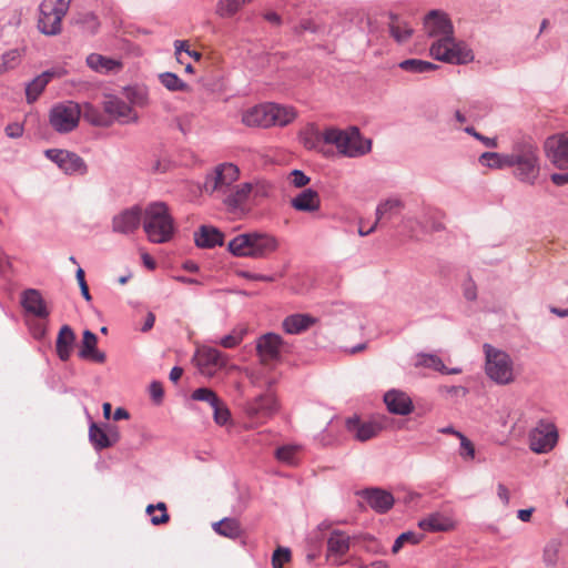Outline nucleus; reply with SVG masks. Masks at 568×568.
<instances>
[{
  "label": "nucleus",
  "mask_w": 568,
  "mask_h": 568,
  "mask_svg": "<svg viewBox=\"0 0 568 568\" xmlns=\"http://www.w3.org/2000/svg\"><path fill=\"white\" fill-rule=\"evenodd\" d=\"M195 362L201 374L212 377L216 371L227 364V356L216 348L203 346L195 354Z\"/></svg>",
  "instance_id": "nucleus-14"
},
{
  "label": "nucleus",
  "mask_w": 568,
  "mask_h": 568,
  "mask_svg": "<svg viewBox=\"0 0 568 568\" xmlns=\"http://www.w3.org/2000/svg\"><path fill=\"white\" fill-rule=\"evenodd\" d=\"M87 64L100 73H109L121 69V62L98 53H91L87 58Z\"/></svg>",
  "instance_id": "nucleus-32"
},
{
  "label": "nucleus",
  "mask_w": 568,
  "mask_h": 568,
  "mask_svg": "<svg viewBox=\"0 0 568 568\" xmlns=\"http://www.w3.org/2000/svg\"><path fill=\"white\" fill-rule=\"evenodd\" d=\"M364 497L367 501V504L377 513H386L394 505V497L390 493L378 489V488H372L366 489L364 491Z\"/></svg>",
  "instance_id": "nucleus-26"
},
{
  "label": "nucleus",
  "mask_w": 568,
  "mask_h": 568,
  "mask_svg": "<svg viewBox=\"0 0 568 568\" xmlns=\"http://www.w3.org/2000/svg\"><path fill=\"white\" fill-rule=\"evenodd\" d=\"M160 82L170 91H186L187 84L183 82L175 73L165 72L160 74Z\"/></svg>",
  "instance_id": "nucleus-46"
},
{
  "label": "nucleus",
  "mask_w": 568,
  "mask_h": 568,
  "mask_svg": "<svg viewBox=\"0 0 568 568\" xmlns=\"http://www.w3.org/2000/svg\"><path fill=\"white\" fill-rule=\"evenodd\" d=\"M89 439L97 450H102L114 445V439H109V434L105 429L92 423L89 428Z\"/></svg>",
  "instance_id": "nucleus-33"
},
{
  "label": "nucleus",
  "mask_w": 568,
  "mask_h": 568,
  "mask_svg": "<svg viewBox=\"0 0 568 568\" xmlns=\"http://www.w3.org/2000/svg\"><path fill=\"white\" fill-rule=\"evenodd\" d=\"M174 49H175L176 59L181 63L183 62L181 59L182 52H185L191 58H193L195 61H200L202 58L201 52L190 49L189 42L186 40H175Z\"/></svg>",
  "instance_id": "nucleus-49"
},
{
  "label": "nucleus",
  "mask_w": 568,
  "mask_h": 568,
  "mask_svg": "<svg viewBox=\"0 0 568 568\" xmlns=\"http://www.w3.org/2000/svg\"><path fill=\"white\" fill-rule=\"evenodd\" d=\"M251 191L248 182L235 184L219 201L229 213L243 216L248 214L253 207L250 196Z\"/></svg>",
  "instance_id": "nucleus-11"
},
{
  "label": "nucleus",
  "mask_w": 568,
  "mask_h": 568,
  "mask_svg": "<svg viewBox=\"0 0 568 568\" xmlns=\"http://www.w3.org/2000/svg\"><path fill=\"white\" fill-rule=\"evenodd\" d=\"M77 336L74 331L69 325H63L57 336L55 352L60 361L67 362L70 359Z\"/></svg>",
  "instance_id": "nucleus-24"
},
{
  "label": "nucleus",
  "mask_w": 568,
  "mask_h": 568,
  "mask_svg": "<svg viewBox=\"0 0 568 568\" xmlns=\"http://www.w3.org/2000/svg\"><path fill=\"white\" fill-rule=\"evenodd\" d=\"M45 156L57 163V165L65 174H84L87 173V164L78 154L59 149H49L45 151Z\"/></svg>",
  "instance_id": "nucleus-15"
},
{
  "label": "nucleus",
  "mask_w": 568,
  "mask_h": 568,
  "mask_svg": "<svg viewBox=\"0 0 568 568\" xmlns=\"http://www.w3.org/2000/svg\"><path fill=\"white\" fill-rule=\"evenodd\" d=\"M98 337L89 329L83 332L82 343L79 351V356L83 359H89L94 363L103 364L106 356L103 352L97 348Z\"/></svg>",
  "instance_id": "nucleus-25"
},
{
  "label": "nucleus",
  "mask_w": 568,
  "mask_h": 568,
  "mask_svg": "<svg viewBox=\"0 0 568 568\" xmlns=\"http://www.w3.org/2000/svg\"><path fill=\"white\" fill-rule=\"evenodd\" d=\"M295 118L296 111L293 106L263 103L246 110L242 115V122L247 126H285Z\"/></svg>",
  "instance_id": "nucleus-4"
},
{
  "label": "nucleus",
  "mask_w": 568,
  "mask_h": 568,
  "mask_svg": "<svg viewBox=\"0 0 568 568\" xmlns=\"http://www.w3.org/2000/svg\"><path fill=\"white\" fill-rule=\"evenodd\" d=\"M291 205L300 212H315L321 207L320 194L313 189H305L291 200Z\"/></svg>",
  "instance_id": "nucleus-28"
},
{
  "label": "nucleus",
  "mask_w": 568,
  "mask_h": 568,
  "mask_svg": "<svg viewBox=\"0 0 568 568\" xmlns=\"http://www.w3.org/2000/svg\"><path fill=\"white\" fill-rule=\"evenodd\" d=\"M103 110L111 122L116 120L121 123H130L138 120V114L132 106L116 97H108L103 101Z\"/></svg>",
  "instance_id": "nucleus-16"
},
{
  "label": "nucleus",
  "mask_w": 568,
  "mask_h": 568,
  "mask_svg": "<svg viewBox=\"0 0 568 568\" xmlns=\"http://www.w3.org/2000/svg\"><path fill=\"white\" fill-rule=\"evenodd\" d=\"M282 344L283 339L277 334L267 333L261 336L256 343V351L262 363L266 364L277 359L281 354Z\"/></svg>",
  "instance_id": "nucleus-19"
},
{
  "label": "nucleus",
  "mask_w": 568,
  "mask_h": 568,
  "mask_svg": "<svg viewBox=\"0 0 568 568\" xmlns=\"http://www.w3.org/2000/svg\"><path fill=\"white\" fill-rule=\"evenodd\" d=\"M212 408L214 422L220 426L225 425L231 417V413L225 403L222 399H219V404L213 405Z\"/></svg>",
  "instance_id": "nucleus-50"
},
{
  "label": "nucleus",
  "mask_w": 568,
  "mask_h": 568,
  "mask_svg": "<svg viewBox=\"0 0 568 568\" xmlns=\"http://www.w3.org/2000/svg\"><path fill=\"white\" fill-rule=\"evenodd\" d=\"M251 186V201L253 206L257 205L262 200L267 199L272 195L273 185L267 181H255L248 182Z\"/></svg>",
  "instance_id": "nucleus-40"
},
{
  "label": "nucleus",
  "mask_w": 568,
  "mask_h": 568,
  "mask_svg": "<svg viewBox=\"0 0 568 568\" xmlns=\"http://www.w3.org/2000/svg\"><path fill=\"white\" fill-rule=\"evenodd\" d=\"M69 7L70 0H43L39 7V31L45 36L59 34Z\"/></svg>",
  "instance_id": "nucleus-9"
},
{
  "label": "nucleus",
  "mask_w": 568,
  "mask_h": 568,
  "mask_svg": "<svg viewBox=\"0 0 568 568\" xmlns=\"http://www.w3.org/2000/svg\"><path fill=\"white\" fill-rule=\"evenodd\" d=\"M465 132L473 135L478 141L483 142L487 148H497V140L495 138L484 136L478 133L473 126L465 128Z\"/></svg>",
  "instance_id": "nucleus-56"
},
{
  "label": "nucleus",
  "mask_w": 568,
  "mask_h": 568,
  "mask_svg": "<svg viewBox=\"0 0 568 568\" xmlns=\"http://www.w3.org/2000/svg\"><path fill=\"white\" fill-rule=\"evenodd\" d=\"M551 182L557 186H562L568 184V172L566 173H552L550 175Z\"/></svg>",
  "instance_id": "nucleus-62"
},
{
  "label": "nucleus",
  "mask_w": 568,
  "mask_h": 568,
  "mask_svg": "<svg viewBox=\"0 0 568 568\" xmlns=\"http://www.w3.org/2000/svg\"><path fill=\"white\" fill-rule=\"evenodd\" d=\"M292 558L291 550L285 547H278L272 555L273 568H283L284 564L288 562Z\"/></svg>",
  "instance_id": "nucleus-51"
},
{
  "label": "nucleus",
  "mask_w": 568,
  "mask_h": 568,
  "mask_svg": "<svg viewBox=\"0 0 568 568\" xmlns=\"http://www.w3.org/2000/svg\"><path fill=\"white\" fill-rule=\"evenodd\" d=\"M21 305L27 313L38 318H47L50 315L47 303L38 290L28 288L23 291L21 294Z\"/></svg>",
  "instance_id": "nucleus-21"
},
{
  "label": "nucleus",
  "mask_w": 568,
  "mask_h": 568,
  "mask_svg": "<svg viewBox=\"0 0 568 568\" xmlns=\"http://www.w3.org/2000/svg\"><path fill=\"white\" fill-rule=\"evenodd\" d=\"M277 400L272 394H265L248 402L245 412L248 417L263 420L271 417L277 410Z\"/></svg>",
  "instance_id": "nucleus-17"
},
{
  "label": "nucleus",
  "mask_w": 568,
  "mask_h": 568,
  "mask_svg": "<svg viewBox=\"0 0 568 568\" xmlns=\"http://www.w3.org/2000/svg\"><path fill=\"white\" fill-rule=\"evenodd\" d=\"M75 276H77V280H78V283H79L82 296L87 301H91V295H90V292H89V286H88L87 282H85V278H84V271L81 267L78 268Z\"/></svg>",
  "instance_id": "nucleus-58"
},
{
  "label": "nucleus",
  "mask_w": 568,
  "mask_h": 568,
  "mask_svg": "<svg viewBox=\"0 0 568 568\" xmlns=\"http://www.w3.org/2000/svg\"><path fill=\"white\" fill-rule=\"evenodd\" d=\"M143 230L155 244L168 243L175 233L174 219L164 202H152L143 211Z\"/></svg>",
  "instance_id": "nucleus-2"
},
{
  "label": "nucleus",
  "mask_w": 568,
  "mask_h": 568,
  "mask_svg": "<svg viewBox=\"0 0 568 568\" xmlns=\"http://www.w3.org/2000/svg\"><path fill=\"white\" fill-rule=\"evenodd\" d=\"M81 116V109L72 101L61 102L52 106L49 113L50 125L59 133L73 131Z\"/></svg>",
  "instance_id": "nucleus-10"
},
{
  "label": "nucleus",
  "mask_w": 568,
  "mask_h": 568,
  "mask_svg": "<svg viewBox=\"0 0 568 568\" xmlns=\"http://www.w3.org/2000/svg\"><path fill=\"white\" fill-rule=\"evenodd\" d=\"M457 438L460 440V456L465 459H474V444L464 434H457Z\"/></svg>",
  "instance_id": "nucleus-53"
},
{
  "label": "nucleus",
  "mask_w": 568,
  "mask_h": 568,
  "mask_svg": "<svg viewBox=\"0 0 568 568\" xmlns=\"http://www.w3.org/2000/svg\"><path fill=\"white\" fill-rule=\"evenodd\" d=\"M142 220L143 215L141 209L133 206L113 217L112 229L116 233L129 234L140 226Z\"/></svg>",
  "instance_id": "nucleus-18"
},
{
  "label": "nucleus",
  "mask_w": 568,
  "mask_h": 568,
  "mask_svg": "<svg viewBox=\"0 0 568 568\" xmlns=\"http://www.w3.org/2000/svg\"><path fill=\"white\" fill-rule=\"evenodd\" d=\"M509 168L518 181L534 185L540 174V159L538 146L530 141H521L514 144L510 152Z\"/></svg>",
  "instance_id": "nucleus-3"
},
{
  "label": "nucleus",
  "mask_w": 568,
  "mask_h": 568,
  "mask_svg": "<svg viewBox=\"0 0 568 568\" xmlns=\"http://www.w3.org/2000/svg\"><path fill=\"white\" fill-rule=\"evenodd\" d=\"M324 143L335 145L341 154L348 158L362 156L372 149L371 140L363 139L355 126L348 130L326 128Z\"/></svg>",
  "instance_id": "nucleus-6"
},
{
  "label": "nucleus",
  "mask_w": 568,
  "mask_h": 568,
  "mask_svg": "<svg viewBox=\"0 0 568 568\" xmlns=\"http://www.w3.org/2000/svg\"><path fill=\"white\" fill-rule=\"evenodd\" d=\"M81 114L89 123L95 126H109L111 124L110 119L105 112H101L98 108L92 104H85Z\"/></svg>",
  "instance_id": "nucleus-39"
},
{
  "label": "nucleus",
  "mask_w": 568,
  "mask_h": 568,
  "mask_svg": "<svg viewBox=\"0 0 568 568\" xmlns=\"http://www.w3.org/2000/svg\"><path fill=\"white\" fill-rule=\"evenodd\" d=\"M240 178V170L233 163H221L206 174L203 191L215 200L231 190Z\"/></svg>",
  "instance_id": "nucleus-7"
},
{
  "label": "nucleus",
  "mask_w": 568,
  "mask_h": 568,
  "mask_svg": "<svg viewBox=\"0 0 568 568\" xmlns=\"http://www.w3.org/2000/svg\"><path fill=\"white\" fill-rule=\"evenodd\" d=\"M195 244L202 248H212L216 245H223V233L214 227L202 225L194 234Z\"/></svg>",
  "instance_id": "nucleus-29"
},
{
  "label": "nucleus",
  "mask_w": 568,
  "mask_h": 568,
  "mask_svg": "<svg viewBox=\"0 0 568 568\" xmlns=\"http://www.w3.org/2000/svg\"><path fill=\"white\" fill-rule=\"evenodd\" d=\"M561 546V540L558 538H552L545 545L542 550V561L546 566L555 567L557 565Z\"/></svg>",
  "instance_id": "nucleus-41"
},
{
  "label": "nucleus",
  "mask_w": 568,
  "mask_h": 568,
  "mask_svg": "<svg viewBox=\"0 0 568 568\" xmlns=\"http://www.w3.org/2000/svg\"><path fill=\"white\" fill-rule=\"evenodd\" d=\"M276 458L287 465L295 464L296 448L294 446H283L276 449Z\"/></svg>",
  "instance_id": "nucleus-52"
},
{
  "label": "nucleus",
  "mask_w": 568,
  "mask_h": 568,
  "mask_svg": "<svg viewBox=\"0 0 568 568\" xmlns=\"http://www.w3.org/2000/svg\"><path fill=\"white\" fill-rule=\"evenodd\" d=\"M418 525L423 530L427 531H448L454 528V521L438 513L422 519Z\"/></svg>",
  "instance_id": "nucleus-31"
},
{
  "label": "nucleus",
  "mask_w": 568,
  "mask_h": 568,
  "mask_svg": "<svg viewBox=\"0 0 568 568\" xmlns=\"http://www.w3.org/2000/svg\"><path fill=\"white\" fill-rule=\"evenodd\" d=\"M150 396L155 403H160L163 398L164 390L160 382H152L150 385Z\"/></svg>",
  "instance_id": "nucleus-59"
},
{
  "label": "nucleus",
  "mask_w": 568,
  "mask_h": 568,
  "mask_svg": "<svg viewBox=\"0 0 568 568\" xmlns=\"http://www.w3.org/2000/svg\"><path fill=\"white\" fill-rule=\"evenodd\" d=\"M399 68L412 73H426L436 70L438 67L428 61L407 59L399 63Z\"/></svg>",
  "instance_id": "nucleus-43"
},
{
  "label": "nucleus",
  "mask_w": 568,
  "mask_h": 568,
  "mask_svg": "<svg viewBox=\"0 0 568 568\" xmlns=\"http://www.w3.org/2000/svg\"><path fill=\"white\" fill-rule=\"evenodd\" d=\"M399 536H400L402 540L405 541V544H410V545H417L423 538L422 534H417L414 531H406V532L400 534Z\"/></svg>",
  "instance_id": "nucleus-60"
},
{
  "label": "nucleus",
  "mask_w": 568,
  "mask_h": 568,
  "mask_svg": "<svg viewBox=\"0 0 568 568\" xmlns=\"http://www.w3.org/2000/svg\"><path fill=\"white\" fill-rule=\"evenodd\" d=\"M242 276L244 278L251 280V281H263V282H273L274 276L272 275H264V274H257V273H251V272H243Z\"/></svg>",
  "instance_id": "nucleus-61"
},
{
  "label": "nucleus",
  "mask_w": 568,
  "mask_h": 568,
  "mask_svg": "<svg viewBox=\"0 0 568 568\" xmlns=\"http://www.w3.org/2000/svg\"><path fill=\"white\" fill-rule=\"evenodd\" d=\"M389 32L397 42H405L412 37L413 29L406 22L392 17Z\"/></svg>",
  "instance_id": "nucleus-42"
},
{
  "label": "nucleus",
  "mask_w": 568,
  "mask_h": 568,
  "mask_svg": "<svg viewBox=\"0 0 568 568\" xmlns=\"http://www.w3.org/2000/svg\"><path fill=\"white\" fill-rule=\"evenodd\" d=\"M403 203L398 199H388L378 204L376 209V221L379 223L383 219H392L400 213Z\"/></svg>",
  "instance_id": "nucleus-35"
},
{
  "label": "nucleus",
  "mask_w": 568,
  "mask_h": 568,
  "mask_svg": "<svg viewBox=\"0 0 568 568\" xmlns=\"http://www.w3.org/2000/svg\"><path fill=\"white\" fill-rule=\"evenodd\" d=\"M545 153L559 170H568V133L554 134L545 141Z\"/></svg>",
  "instance_id": "nucleus-12"
},
{
  "label": "nucleus",
  "mask_w": 568,
  "mask_h": 568,
  "mask_svg": "<svg viewBox=\"0 0 568 568\" xmlns=\"http://www.w3.org/2000/svg\"><path fill=\"white\" fill-rule=\"evenodd\" d=\"M558 439L556 426L540 422L529 434V445L535 453H547L554 448Z\"/></svg>",
  "instance_id": "nucleus-13"
},
{
  "label": "nucleus",
  "mask_w": 568,
  "mask_h": 568,
  "mask_svg": "<svg viewBox=\"0 0 568 568\" xmlns=\"http://www.w3.org/2000/svg\"><path fill=\"white\" fill-rule=\"evenodd\" d=\"M486 355L485 371L487 376L499 385H507L514 382V363L510 356L489 344L484 345Z\"/></svg>",
  "instance_id": "nucleus-8"
},
{
  "label": "nucleus",
  "mask_w": 568,
  "mask_h": 568,
  "mask_svg": "<svg viewBox=\"0 0 568 568\" xmlns=\"http://www.w3.org/2000/svg\"><path fill=\"white\" fill-rule=\"evenodd\" d=\"M252 0H219L215 12L221 18H231Z\"/></svg>",
  "instance_id": "nucleus-36"
},
{
  "label": "nucleus",
  "mask_w": 568,
  "mask_h": 568,
  "mask_svg": "<svg viewBox=\"0 0 568 568\" xmlns=\"http://www.w3.org/2000/svg\"><path fill=\"white\" fill-rule=\"evenodd\" d=\"M191 398L193 400L206 402L211 407L213 405H217L220 399L215 392L206 387L195 389L192 393Z\"/></svg>",
  "instance_id": "nucleus-47"
},
{
  "label": "nucleus",
  "mask_w": 568,
  "mask_h": 568,
  "mask_svg": "<svg viewBox=\"0 0 568 568\" xmlns=\"http://www.w3.org/2000/svg\"><path fill=\"white\" fill-rule=\"evenodd\" d=\"M346 429L359 442H366L376 437L382 426L376 422H362L357 416L347 418Z\"/></svg>",
  "instance_id": "nucleus-20"
},
{
  "label": "nucleus",
  "mask_w": 568,
  "mask_h": 568,
  "mask_svg": "<svg viewBox=\"0 0 568 568\" xmlns=\"http://www.w3.org/2000/svg\"><path fill=\"white\" fill-rule=\"evenodd\" d=\"M243 339V334L233 332L231 334L225 335L219 341V344L224 348H234L236 347Z\"/></svg>",
  "instance_id": "nucleus-54"
},
{
  "label": "nucleus",
  "mask_w": 568,
  "mask_h": 568,
  "mask_svg": "<svg viewBox=\"0 0 568 568\" xmlns=\"http://www.w3.org/2000/svg\"><path fill=\"white\" fill-rule=\"evenodd\" d=\"M214 530L222 536L235 539L241 536L240 523L234 518H224L213 525Z\"/></svg>",
  "instance_id": "nucleus-37"
},
{
  "label": "nucleus",
  "mask_w": 568,
  "mask_h": 568,
  "mask_svg": "<svg viewBox=\"0 0 568 568\" xmlns=\"http://www.w3.org/2000/svg\"><path fill=\"white\" fill-rule=\"evenodd\" d=\"M22 51L12 49L0 57V74L17 68L21 62Z\"/></svg>",
  "instance_id": "nucleus-44"
},
{
  "label": "nucleus",
  "mask_w": 568,
  "mask_h": 568,
  "mask_svg": "<svg viewBox=\"0 0 568 568\" xmlns=\"http://www.w3.org/2000/svg\"><path fill=\"white\" fill-rule=\"evenodd\" d=\"M424 26L429 37L437 38L429 48L434 59L454 64H466L474 60L473 51L464 42L455 40L454 28L446 13L430 11L425 17Z\"/></svg>",
  "instance_id": "nucleus-1"
},
{
  "label": "nucleus",
  "mask_w": 568,
  "mask_h": 568,
  "mask_svg": "<svg viewBox=\"0 0 568 568\" xmlns=\"http://www.w3.org/2000/svg\"><path fill=\"white\" fill-rule=\"evenodd\" d=\"M418 365L433 368L437 372L444 373L446 369L445 364L437 355L424 354L419 356Z\"/></svg>",
  "instance_id": "nucleus-48"
},
{
  "label": "nucleus",
  "mask_w": 568,
  "mask_h": 568,
  "mask_svg": "<svg viewBox=\"0 0 568 568\" xmlns=\"http://www.w3.org/2000/svg\"><path fill=\"white\" fill-rule=\"evenodd\" d=\"M45 333H47V327L41 323H38L32 327L33 337L37 339L43 338Z\"/></svg>",
  "instance_id": "nucleus-64"
},
{
  "label": "nucleus",
  "mask_w": 568,
  "mask_h": 568,
  "mask_svg": "<svg viewBox=\"0 0 568 568\" xmlns=\"http://www.w3.org/2000/svg\"><path fill=\"white\" fill-rule=\"evenodd\" d=\"M349 549V537L339 530H334L327 540L328 557H343Z\"/></svg>",
  "instance_id": "nucleus-30"
},
{
  "label": "nucleus",
  "mask_w": 568,
  "mask_h": 568,
  "mask_svg": "<svg viewBox=\"0 0 568 568\" xmlns=\"http://www.w3.org/2000/svg\"><path fill=\"white\" fill-rule=\"evenodd\" d=\"M290 181L295 187H304L310 183V178L301 170H293L290 173Z\"/></svg>",
  "instance_id": "nucleus-55"
},
{
  "label": "nucleus",
  "mask_w": 568,
  "mask_h": 568,
  "mask_svg": "<svg viewBox=\"0 0 568 568\" xmlns=\"http://www.w3.org/2000/svg\"><path fill=\"white\" fill-rule=\"evenodd\" d=\"M146 514L151 516V523L154 526L166 524L170 520L166 505L163 501H160L156 505H149L146 507Z\"/></svg>",
  "instance_id": "nucleus-45"
},
{
  "label": "nucleus",
  "mask_w": 568,
  "mask_h": 568,
  "mask_svg": "<svg viewBox=\"0 0 568 568\" xmlns=\"http://www.w3.org/2000/svg\"><path fill=\"white\" fill-rule=\"evenodd\" d=\"M302 141L305 148L313 150V149H321L322 144L324 143V136H325V130L320 131L316 126L310 125L302 132Z\"/></svg>",
  "instance_id": "nucleus-38"
},
{
  "label": "nucleus",
  "mask_w": 568,
  "mask_h": 568,
  "mask_svg": "<svg viewBox=\"0 0 568 568\" xmlns=\"http://www.w3.org/2000/svg\"><path fill=\"white\" fill-rule=\"evenodd\" d=\"M58 75L59 73L57 71L47 70L30 81L26 87L27 102L29 104L36 102L50 81Z\"/></svg>",
  "instance_id": "nucleus-27"
},
{
  "label": "nucleus",
  "mask_w": 568,
  "mask_h": 568,
  "mask_svg": "<svg viewBox=\"0 0 568 568\" xmlns=\"http://www.w3.org/2000/svg\"><path fill=\"white\" fill-rule=\"evenodd\" d=\"M318 323V318L306 313H295L286 316L282 322V328L286 334L297 335L306 332Z\"/></svg>",
  "instance_id": "nucleus-22"
},
{
  "label": "nucleus",
  "mask_w": 568,
  "mask_h": 568,
  "mask_svg": "<svg viewBox=\"0 0 568 568\" xmlns=\"http://www.w3.org/2000/svg\"><path fill=\"white\" fill-rule=\"evenodd\" d=\"M387 409L396 415H408L413 412L412 398L404 392L392 389L384 395Z\"/></svg>",
  "instance_id": "nucleus-23"
},
{
  "label": "nucleus",
  "mask_w": 568,
  "mask_h": 568,
  "mask_svg": "<svg viewBox=\"0 0 568 568\" xmlns=\"http://www.w3.org/2000/svg\"><path fill=\"white\" fill-rule=\"evenodd\" d=\"M497 495L505 505H507L509 503V498H510L509 490L505 485H503V484L498 485Z\"/></svg>",
  "instance_id": "nucleus-63"
},
{
  "label": "nucleus",
  "mask_w": 568,
  "mask_h": 568,
  "mask_svg": "<svg viewBox=\"0 0 568 568\" xmlns=\"http://www.w3.org/2000/svg\"><path fill=\"white\" fill-rule=\"evenodd\" d=\"M227 247L235 256L263 258L277 250L278 242L268 233L251 232L235 236Z\"/></svg>",
  "instance_id": "nucleus-5"
},
{
  "label": "nucleus",
  "mask_w": 568,
  "mask_h": 568,
  "mask_svg": "<svg viewBox=\"0 0 568 568\" xmlns=\"http://www.w3.org/2000/svg\"><path fill=\"white\" fill-rule=\"evenodd\" d=\"M479 162L490 169H506L509 168L510 153L485 152Z\"/></svg>",
  "instance_id": "nucleus-34"
},
{
  "label": "nucleus",
  "mask_w": 568,
  "mask_h": 568,
  "mask_svg": "<svg viewBox=\"0 0 568 568\" xmlns=\"http://www.w3.org/2000/svg\"><path fill=\"white\" fill-rule=\"evenodd\" d=\"M4 132H6L7 136H9L11 139H18V138L22 136V134L24 132V128L21 123L13 122V123H9L6 126Z\"/></svg>",
  "instance_id": "nucleus-57"
}]
</instances>
